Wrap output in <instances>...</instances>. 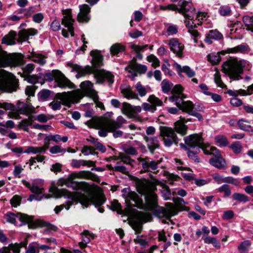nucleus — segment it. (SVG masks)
<instances>
[{"instance_id":"obj_1","label":"nucleus","mask_w":253,"mask_h":253,"mask_svg":"<svg viewBox=\"0 0 253 253\" xmlns=\"http://www.w3.org/2000/svg\"><path fill=\"white\" fill-rule=\"evenodd\" d=\"M57 184L60 186H65L71 187L74 190H81L84 193L71 192L64 189L61 190L56 189L61 196H67L69 199L66 202V205H61L54 208V210L57 214L64 208L68 210L74 203H80L85 207H88L90 204H93L97 207L102 204L105 200L103 194L97 187L89 185L85 182L75 181L74 177H69L67 179L61 178L58 180Z\"/></svg>"},{"instance_id":"obj_2","label":"nucleus","mask_w":253,"mask_h":253,"mask_svg":"<svg viewBox=\"0 0 253 253\" xmlns=\"http://www.w3.org/2000/svg\"><path fill=\"white\" fill-rule=\"evenodd\" d=\"M153 185L148 181L145 180L138 186V192L145 196V203L144 204L138 195L131 191L129 188H125L122 191V196L126 201L132 200L138 208L146 211H152L154 214L159 218H165L169 220L170 217L177 213L176 208L172 203H167L166 208L158 205L157 196L152 192Z\"/></svg>"},{"instance_id":"obj_3","label":"nucleus","mask_w":253,"mask_h":253,"mask_svg":"<svg viewBox=\"0 0 253 253\" xmlns=\"http://www.w3.org/2000/svg\"><path fill=\"white\" fill-rule=\"evenodd\" d=\"M246 68L248 70L251 68L248 61L237 58H230L224 62L222 70L230 79L238 81L242 79L241 75L243 74V70Z\"/></svg>"},{"instance_id":"obj_4","label":"nucleus","mask_w":253,"mask_h":253,"mask_svg":"<svg viewBox=\"0 0 253 253\" xmlns=\"http://www.w3.org/2000/svg\"><path fill=\"white\" fill-rule=\"evenodd\" d=\"M90 55L92 56V64L94 72V76L98 83H102L105 79L108 81L110 84L114 82V76L109 72L104 70H98L97 68L103 65V56L97 50H92L90 52Z\"/></svg>"},{"instance_id":"obj_5","label":"nucleus","mask_w":253,"mask_h":253,"mask_svg":"<svg viewBox=\"0 0 253 253\" xmlns=\"http://www.w3.org/2000/svg\"><path fill=\"white\" fill-rule=\"evenodd\" d=\"M126 122V120L121 116H119L116 121L104 117L98 122L97 128L100 129L98 134L101 137H106L108 131H113L120 128Z\"/></svg>"},{"instance_id":"obj_6","label":"nucleus","mask_w":253,"mask_h":253,"mask_svg":"<svg viewBox=\"0 0 253 253\" xmlns=\"http://www.w3.org/2000/svg\"><path fill=\"white\" fill-rule=\"evenodd\" d=\"M18 80L11 73L4 70H0V90L12 92L17 90Z\"/></svg>"},{"instance_id":"obj_7","label":"nucleus","mask_w":253,"mask_h":253,"mask_svg":"<svg viewBox=\"0 0 253 253\" xmlns=\"http://www.w3.org/2000/svg\"><path fill=\"white\" fill-rule=\"evenodd\" d=\"M23 64V57L21 54H8L0 46V67H17Z\"/></svg>"},{"instance_id":"obj_8","label":"nucleus","mask_w":253,"mask_h":253,"mask_svg":"<svg viewBox=\"0 0 253 253\" xmlns=\"http://www.w3.org/2000/svg\"><path fill=\"white\" fill-rule=\"evenodd\" d=\"M160 131V136L162 137L166 146L169 147L173 143L177 145L179 139L172 128L166 126H161Z\"/></svg>"},{"instance_id":"obj_9","label":"nucleus","mask_w":253,"mask_h":253,"mask_svg":"<svg viewBox=\"0 0 253 253\" xmlns=\"http://www.w3.org/2000/svg\"><path fill=\"white\" fill-rule=\"evenodd\" d=\"M134 88L138 94L134 92L129 86L123 89L122 93L128 99H139L138 95L141 97L145 96L149 87L144 86L139 82L134 86Z\"/></svg>"},{"instance_id":"obj_10","label":"nucleus","mask_w":253,"mask_h":253,"mask_svg":"<svg viewBox=\"0 0 253 253\" xmlns=\"http://www.w3.org/2000/svg\"><path fill=\"white\" fill-rule=\"evenodd\" d=\"M121 110L122 113L129 118L140 122L142 121V118L138 115L142 110L141 106H132L128 103L124 102Z\"/></svg>"},{"instance_id":"obj_11","label":"nucleus","mask_w":253,"mask_h":253,"mask_svg":"<svg viewBox=\"0 0 253 253\" xmlns=\"http://www.w3.org/2000/svg\"><path fill=\"white\" fill-rule=\"evenodd\" d=\"M185 144H180L181 148L186 149L187 146L194 148L198 147L202 149L205 147V144L204 143L203 139L201 135L199 134H193L184 138Z\"/></svg>"},{"instance_id":"obj_12","label":"nucleus","mask_w":253,"mask_h":253,"mask_svg":"<svg viewBox=\"0 0 253 253\" xmlns=\"http://www.w3.org/2000/svg\"><path fill=\"white\" fill-rule=\"evenodd\" d=\"M178 12L182 14L186 19L193 20L195 14V9L192 3L185 0H180L178 3Z\"/></svg>"},{"instance_id":"obj_13","label":"nucleus","mask_w":253,"mask_h":253,"mask_svg":"<svg viewBox=\"0 0 253 253\" xmlns=\"http://www.w3.org/2000/svg\"><path fill=\"white\" fill-rule=\"evenodd\" d=\"M56 97L62 101V103L67 106H70L72 103H76L82 98L79 93L62 92L58 93Z\"/></svg>"},{"instance_id":"obj_14","label":"nucleus","mask_w":253,"mask_h":253,"mask_svg":"<svg viewBox=\"0 0 253 253\" xmlns=\"http://www.w3.org/2000/svg\"><path fill=\"white\" fill-rule=\"evenodd\" d=\"M136 216L138 221H134L132 223L131 226L135 232V234H139L141 232L142 226V222H146L152 220V216L150 213L142 211H137Z\"/></svg>"},{"instance_id":"obj_15","label":"nucleus","mask_w":253,"mask_h":253,"mask_svg":"<svg viewBox=\"0 0 253 253\" xmlns=\"http://www.w3.org/2000/svg\"><path fill=\"white\" fill-rule=\"evenodd\" d=\"M148 103L144 102L142 104V107L145 111L154 113L157 109V107L162 106L163 101L154 95H150L148 99Z\"/></svg>"},{"instance_id":"obj_16","label":"nucleus","mask_w":253,"mask_h":253,"mask_svg":"<svg viewBox=\"0 0 253 253\" xmlns=\"http://www.w3.org/2000/svg\"><path fill=\"white\" fill-rule=\"evenodd\" d=\"M182 87L179 84L176 85L171 90V95L169 97V100L174 102L176 106L180 105L181 102V99L186 98V96L182 92L183 91Z\"/></svg>"},{"instance_id":"obj_17","label":"nucleus","mask_w":253,"mask_h":253,"mask_svg":"<svg viewBox=\"0 0 253 253\" xmlns=\"http://www.w3.org/2000/svg\"><path fill=\"white\" fill-rule=\"evenodd\" d=\"M128 69L132 70V71H131L130 70L128 71L129 73H130V75L129 76L132 80H134L135 77L137 76V74L135 72H137L139 74H144L147 70L146 66L142 64H138L135 61H132L131 62L129 65L126 68V70Z\"/></svg>"},{"instance_id":"obj_18","label":"nucleus","mask_w":253,"mask_h":253,"mask_svg":"<svg viewBox=\"0 0 253 253\" xmlns=\"http://www.w3.org/2000/svg\"><path fill=\"white\" fill-rule=\"evenodd\" d=\"M67 66L71 68L73 71H76L77 72L76 76L77 78H79L87 74H94L93 69L89 66L83 67L72 63H67Z\"/></svg>"},{"instance_id":"obj_19","label":"nucleus","mask_w":253,"mask_h":253,"mask_svg":"<svg viewBox=\"0 0 253 253\" xmlns=\"http://www.w3.org/2000/svg\"><path fill=\"white\" fill-rule=\"evenodd\" d=\"M64 16L62 19V24L68 29L71 36H74V28L73 27L74 20L72 18L71 13L70 11L66 10L63 11Z\"/></svg>"},{"instance_id":"obj_20","label":"nucleus","mask_w":253,"mask_h":253,"mask_svg":"<svg viewBox=\"0 0 253 253\" xmlns=\"http://www.w3.org/2000/svg\"><path fill=\"white\" fill-rule=\"evenodd\" d=\"M169 45L170 49L178 57H182V52L184 48V45L179 42L176 38H172L169 40Z\"/></svg>"},{"instance_id":"obj_21","label":"nucleus","mask_w":253,"mask_h":253,"mask_svg":"<svg viewBox=\"0 0 253 253\" xmlns=\"http://www.w3.org/2000/svg\"><path fill=\"white\" fill-rule=\"evenodd\" d=\"M139 163L142 166L144 172H152L157 169V163L155 161H150L149 159L139 158H138Z\"/></svg>"},{"instance_id":"obj_22","label":"nucleus","mask_w":253,"mask_h":253,"mask_svg":"<svg viewBox=\"0 0 253 253\" xmlns=\"http://www.w3.org/2000/svg\"><path fill=\"white\" fill-rule=\"evenodd\" d=\"M16 219H18L22 222L29 223L32 220V217L26 214L18 213L16 215L10 213L7 215L6 220L11 223L15 224Z\"/></svg>"},{"instance_id":"obj_23","label":"nucleus","mask_w":253,"mask_h":253,"mask_svg":"<svg viewBox=\"0 0 253 253\" xmlns=\"http://www.w3.org/2000/svg\"><path fill=\"white\" fill-rule=\"evenodd\" d=\"M80 12L78 15V21L79 22H88L90 19L89 13L90 8L87 4L80 6Z\"/></svg>"},{"instance_id":"obj_24","label":"nucleus","mask_w":253,"mask_h":253,"mask_svg":"<svg viewBox=\"0 0 253 253\" xmlns=\"http://www.w3.org/2000/svg\"><path fill=\"white\" fill-rule=\"evenodd\" d=\"M186 120L185 118H180V120L176 121L174 123V128H173L175 132L180 134L181 136H184L187 133V126L185 125Z\"/></svg>"},{"instance_id":"obj_25","label":"nucleus","mask_w":253,"mask_h":253,"mask_svg":"<svg viewBox=\"0 0 253 253\" xmlns=\"http://www.w3.org/2000/svg\"><path fill=\"white\" fill-rule=\"evenodd\" d=\"M56 76V82L58 86L62 88L66 87H71L72 83L60 71H55Z\"/></svg>"},{"instance_id":"obj_26","label":"nucleus","mask_w":253,"mask_h":253,"mask_svg":"<svg viewBox=\"0 0 253 253\" xmlns=\"http://www.w3.org/2000/svg\"><path fill=\"white\" fill-rule=\"evenodd\" d=\"M173 67L176 68L179 76H181L182 73H185L188 78H192L195 75V72L188 66L182 67L180 65L174 62Z\"/></svg>"},{"instance_id":"obj_27","label":"nucleus","mask_w":253,"mask_h":253,"mask_svg":"<svg viewBox=\"0 0 253 253\" xmlns=\"http://www.w3.org/2000/svg\"><path fill=\"white\" fill-rule=\"evenodd\" d=\"M94 164V162L83 160L72 159L70 162V165L73 168L77 169L80 168L82 166H87L88 167H93Z\"/></svg>"},{"instance_id":"obj_28","label":"nucleus","mask_w":253,"mask_h":253,"mask_svg":"<svg viewBox=\"0 0 253 253\" xmlns=\"http://www.w3.org/2000/svg\"><path fill=\"white\" fill-rule=\"evenodd\" d=\"M27 58L42 66L46 63L45 57L40 53L33 52L30 55H28Z\"/></svg>"},{"instance_id":"obj_29","label":"nucleus","mask_w":253,"mask_h":253,"mask_svg":"<svg viewBox=\"0 0 253 253\" xmlns=\"http://www.w3.org/2000/svg\"><path fill=\"white\" fill-rule=\"evenodd\" d=\"M81 87L85 93L90 96H94L96 94L95 91L93 89V84L90 81L82 82Z\"/></svg>"},{"instance_id":"obj_30","label":"nucleus","mask_w":253,"mask_h":253,"mask_svg":"<svg viewBox=\"0 0 253 253\" xmlns=\"http://www.w3.org/2000/svg\"><path fill=\"white\" fill-rule=\"evenodd\" d=\"M147 142V145L152 153H153L155 149L159 147V141L156 137H147L144 138Z\"/></svg>"},{"instance_id":"obj_31","label":"nucleus","mask_w":253,"mask_h":253,"mask_svg":"<svg viewBox=\"0 0 253 253\" xmlns=\"http://www.w3.org/2000/svg\"><path fill=\"white\" fill-rule=\"evenodd\" d=\"M183 99H181V102L180 105L176 106L179 109L182 110L183 111L187 112L191 115L193 110L194 105L190 101H183Z\"/></svg>"},{"instance_id":"obj_32","label":"nucleus","mask_w":253,"mask_h":253,"mask_svg":"<svg viewBox=\"0 0 253 253\" xmlns=\"http://www.w3.org/2000/svg\"><path fill=\"white\" fill-rule=\"evenodd\" d=\"M210 163L213 167L219 169H224L226 165L225 159L222 157L211 158L210 160Z\"/></svg>"},{"instance_id":"obj_33","label":"nucleus","mask_w":253,"mask_h":253,"mask_svg":"<svg viewBox=\"0 0 253 253\" xmlns=\"http://www.w3.org/2000/svg\"><path fill=\"white\" fill-rule=\"evenodd\" d=\"M20 112L21 114L27 116H33V114L36 113L35 108L30 103H24L20 109Z\"/></svg>"},{"instance_id":"obj_34","label":"nucleus","mask_w":253,"mask_h":253,"mask_svg":"<svg viewBox=\"0 0 253 253\" xmlns=\"http://www.w3.org/2000/svg\"><path fill=\"white\" fill-rule=\"evenodd\" d=\"M47 150L46 146H42V147H33V146H29L27 148V149L24 151L23 153L30 154L32 153L34 154H39V153H43Z\"/></svg>"},{"instance_id":"obj_35","label":"nucleus","mask_w":253,"mask_h":253,"mask_svg":"<svg viewBox=\"0 0 253 253\" xmlns=\"http://www.w3.org/2000/svg\"><path fill=\"white\" fill-rule=\"evenodd\" d=\"M250 50L249 46L247 45L240 44L237 45L233 48H228L227 49L228 53H245L248 52Z\"/></svg>"},{"instance_id":"obj_36","label":"nucleus","mask_w":253,"mask_h":253,"mask_svg":"<svg viewBox=\"0 0 253 253\" xmlns=\"http://www.w3.org/2000/svg\"><path fill=\"white\" fill-rule=\"evenodd\" d=\"M214 178L218 184L222 183H229L234 185H238L239 184V181L238 179L233 178L231 176L221 178L219 177L218 175H217L214 177Z\"/></svg>"},{"instance_id":"obj_37","label":"nucleus","mask_w":253,"mask_h":253,"mask_svg":"<svg viewBox=\"0 0 253 253\" xmlns=\"http://www.w3.org/2000/svg\"><path fill=\"white\" fill-rule=\"evenodd\" d=\"M22 183L26 187L30 188L31 191L33 193H41L43 190V188L41 186H38L35 181L33 183L32 186H31V184L26 180H22Z\"/></svg>"},{"instance_id":"obj_38","label":"nucleus","mask_w":253,"mask_h":253,"mask_svg":"<svg viewBox=\"0 0 253 253\" xmlns=\"http://www.w3.org/2000/svg\"><path fill=\"white\" fill-rule=\"evenodd\" d=\"M125 46L119 43L113 44L110 48V52L113 55H115L124 51Z\"/></svg>"},{"instance_id":"obj_39","label":"nucleus","mask_w":253,"mask_h":253,"mask_svg":"<svg viewBox=\"0 0 253 253\" xmlns=\"http://www.w3.org/2000/svg\"><path fill=\"white\" fill-rule=\"evenodd\" d=\"M214 140L217 145L220 147H225L228 143L227 138L221 135H218L214 137Z\"/></svg>"},{"instance_id":"obj_40","label":"nucleus","mask_w":253,"mask_h":253,"mask_svg":"<svg viewBox=\"0 0 253 253\" xmlns=\"http://www.w3.org/2000/svg\"><path fill=\"white\" fill-rule=\"evenodd\" d=\"M251 245V241L249 240H245L240 243L238 247V249L241 253H248L249 248Z\"/></svg>"},{"instance_id":"obj_41","label":"nucleus","mask_w":253,"mask_h":253,"mask_svg":"<svg viewBox=\"0 0 253 253\" xmlns=\"http://www.w3.org/2000/svg\"><path fill=\"white\" fill-rule=\"evenodd\" d=\"M242 19L247 30L253 32V17L244 16Z\"/></svg>"},{"instance_id":"obj_42","label":"nucleus","mask_w":253,"mask_h":253,"mask_svg":"<svg viewBox=\"0 0 253 253\" xmlns=\"http://www.w3.org/2000/svg\"><path fill=\"white\" fill-rule=\"evenodd\" d=\"M233 199L239 202L246 203L250 201L249 198L246 195L239 193H235L232 195Z\"/></svg>"},{"instance_id":"obj_43","label":"nucleus","mask_w":253,"mask_h":253,"mask_svg":"<svg viewBox=\"0 0 253 253\" xmlns=\"http://www.w3.org/2000/svg\"><path fill=\"white\" fill-rule=\"evenodd\" d=\"M238 126L239 127L244 131L249 130L252 127L250 123L246 120L241 119L238 122Z\"/></svg>"},{"instance_id":"obj_44","label":"nucleus","mask_w":253,"mask_h":253,"mask_svg":"<svg viewBox=\"0 0 253 253\" xmlns=\"http://www.w3.org/2000/svg\"><path fill=\"white\" fill-rule=\"evenodd\" d=\"M15 35L14 32H10L8 35L2 39V42L7 44H12L14 42Z\"/></svg>"},{"instance_id":"obj_45","label":"nucleus","mask_w":253,"mask_h":253,"mask_svg":"<svg viewBox=\"0 0 253 253\" xmlns=\"http://www.w3.org/2000/svg\"><path fill=\"white\" fill-rule=\"evenodd\" d=\"M208 59L212 64H217L220 60V57L218 53H212L208 55Z\"/></svg>"},{"instance_id":"obj_46","label":"nucleus","mask_w":253,"mask_h":253,"mask_svg":"<svg viewBox=\"0 0 253 253\" xmlns=\"http://www.w3.org/2000/svg\"><path fill=\"white\" fill-rule=\"evenodd\" d=\"M229 148L232 150L235 154H239L242 150V146L241 143L239 141H236L232 143L229 146Z\"/></svg>"},{"instance_id":"obj_47","label":"nucleus","mask_w":253,"mask_h":253,"mask_svg":"<svg viewBox=\"0 0 253 253\" xmlns=\"http://www.w3.org/2000/svg\"><path fill=\"white\" fill-rule=\"evenodd\" d=\"M158 184L160 185L162 188V192L163 193V196L165 198V199H169L170 196L171 194L170 190L168 186L165 184L160 182H159Z\"/></svg>"},{"instance_id":"obj_48","label":"nucleus","mask_w":253,"mask_h":253,"mask_svg":"<svg viewBox=\"0 0 253 253\" xmlns=\"http://www.w3.org/2000/svg\"><path fill=\"white\" fill-rule=\"evenodd\" d=\"M34 122V116H28V119H24L20 123L21 127H27L33 125Z\"/></svg>"},{"instance_id":"obj_49","label":"nucleus","mask_w":253,"mask_h":253,"mask_svg":"<svg viewBox=\"0 0 253 253\" xmlns=\"http://www.w3.org/2000/svg\"><path fill=\"white\" fill-rule=\"evenodd\" d=\"M119 159H120L122 162L130 166H132L134 162L133 160H131L129 157L122 153H119Z\"/></svg>"},{"instance_id":"obj_50","label":"nucleus","mask_w":253,"mask_h":253,"mask_svg":"<svg viewBox=\"0 0 253 253\" xmlns=\"http://www.w3.org/2000/svg\"><path fill=\"white\" fill-rule=\"evenodd\" d=\"M162 89L164 93L169 92L172 86V84L166 80H164L162 82Z\"/></svg>"},{"instance_id":"obj_51","label":"nucleus","mask_w":253,"mask_h":253,"mask_svg":"<svg viewBox=\"0 0 253 253\" xmlns=\"http://www.w3.org/2000/svg\"><path fill=\"white\" fill-rule=\"evenodd\" d=\"M214 82L218 86H219L221 88H224L226 87V85L224 84L222 82L221 80V76L219 71H217L215 73L214 75Z\"/></svg>"},{"instance_id":"obj_52","label":"nucleus","mask_w":253,"mask_h":253,"mask_svg":"<svg viewBox=\"0 0 253 253\" xmlns=\"http://www.w3.org/2000/svg\"><path fill=\"white\" fill-rule=\"evenodd\" d=\"M170 64L168 61H166V64H164L162 66V70L164 72L166 75L172 76L174 75V73L169 70V67Z\"/></svg>"},{"instance_id":"obj_53","label":"nucleus","mask_w":253,"mask_h":253,"mask_svg":"<svg viewBox=\"0 0 253 253\" xmlns=\"http://www.w3.org/2000/svg\"><path fill=\"white\" fill-rule=\"evenodd\" d=\"M209 37L216 40H220L223 38L222 35L216 30L210 31Z\"/></svg>"},{"instance_id":"obj_54","label":"nucleus","mask_w":253,"mask_h":253,"mask_svg":"<svg viewBox=\"0 0 253 253\" xmlns=\"http://www.w3.org/2000/svg\"><path fill=\"white\" fill-rule=\"evenodd\" d=\"M82 153L85 156H88L90 154L94 155L96 154L95 152V149L93 147L84 146L82 149Z\"/></svg>"},{"instance_id":"obj_55","label":"nucleus","mask_w":253,"mask_h":253,"mask_svg":"<svg viewBox=\"0 0 253 253\" xmlns=\"http://www.w3.org/2000/svg\"><path fill=\"white\" fill-rule=\"evenodd\" d=\"M167 32L169 36L176 34L178 32V27L175 25L168 24Z\"/></svg>"},{"instance_id":"obj_56","label":"nucleus","mask_w":253,"mask_h":253,"mask_svg":"<svg viewBox=\"0 0 253 253\" xmlns=\"http://www.w3.org/2000/svg\"><path fill=\"white\" fill-rule=\"evenodd\" d=\"M21 197L17 195H14L10 200V204L13 207H17L21 204Z\"/></svg>"},{"instance_id":"obj_57","label":"nucleus","mask_w":253,"mask_h":253,"mask_svg":"<svg viewBox=\"0 0 253 253\" xmlns=\"http://www.w3.org/2000/svg\"><path fill=\"white\" fill-rule=\"evenodd\" d=\"M51 140L55 142L56 143H58L60 141H62L64 143L68 141V137L66 136H64L61 137L59 134L55 135H51Z\"/></svg>"},{"instance_id":"obj_58","label":"nucleus","mask_w":253,"mask_h":253,"mask_svg":"<svg viewBox=\"0 0 253 253\" xmlns=\"http://www.w3.org/2000/svg\"><path fill=\"white\" fill-rule=\"evenodd\" d=\"M148 61L152 63V66L156 68L160 66V61L159 59L154 55H150L147 58Z\"/></svg>"},{"instance_id":"obj_59","label":"nucleus","mask_w":253,"mask_h":253,"mask_svg":"<svg viewBox=\"0 0 253 253\" xmlns=\"http://www.w3.org/2000/svg\"><path fill=\"white\" fill-rule=\"evenodd\" d=\"M49 119L50 118L44 114H41L37 116H34V121L37 120L40 123H46Z\"/></svg>"},{"instance_id":"obj_60","label":"nucleus","mask_w":253,"mask_h":253,"mask_svg":"<svg viewBox=\"0 0 253 253\" xmlns=\"http://www.w3.org/2000/svg\"><path fill=\"white\" fill-rule=\"evenodd\" d=\"M82 241L85 242V243H88L90 240V238L91 237L93 238V235L90 234L88 231L85 230L81 234Z\"/></svg>"},{"instance_id":"obj_61","label":"nucleus","mask_w":253,"mask_h":253,"mask_svg":"<svg viewBox=\"0 0 253 253\" xmlns=\"http://www.w3.org/2000/svg\"><path fill=\"white\" fill-rule=\"evenodd\" d=\"M219 12L220 15L225 16L230 15L231 13V9L228 6H222L220 7Z\"/></svg>"},{"instance_id":"obj_62","label":"nucleus","mask_w":253,"mask_h":253,"mask_svg":"<svg viewBox=\"0 0 253 253\" xmlns=\"http://www.w3.org/2000/svg\"><path fill=\"white\" fill-rule=\"evenodd\" d=\"M65 149L62 148L59 145H55L50 147L49 149V152L50 153L52 154H55L59 153H65Z\"/></svg>"},{"instance_id":"obj_63","label":"nucleus","mask_w":253,"mask_h":253,"mask_svg":"<svg viewBox=\"0 0 253 253\" xmlns=\"http://www.w3.org/2000/svg\"><path fill=\"white\" fill-rule=\"evenodd\" d=\"M112 208L113 211H117L119 213H122L121 205L117 200H114L111 204Z\"/></svg>"},{"instance_id":"obj_64","label":"nucleus","mask_w":253,"mask_h":253,"mask_svg":"<svg viewBox=\"0 0 253 253\" xmlns=\"http://www.w3.org/2000/svg\"><path fill=\"white\" fill-rule=\"evenodd\" d=\"M37 243L31 244L29 245L28 249L26 251V253H39Z\"/></svg>"}]
</instances>
